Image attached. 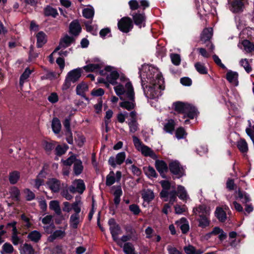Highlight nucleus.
<instances>
[{
  "label": "nucleus",
  "instance_id": "603ef678",
  "mask_svg": "<svg viewBox=\"0 0 254 254\" xmlns=\"http://www.w3.org/2000/svg\"><path fill=\"white\" fill-rule=\"evenodd\" d=\"M175 122L173 120H170L164 126V129L166 132L171 133L174 129Z\"/></svg>",
  "mask_w": 254,
  "mask_h": 254
},
{
  "label": "nucleus",
  "instance_id": "e433bc0d",
  "mask_svg": "<svg viewBox=\"0 0 254 254\" xmlns=\"http://www.w3.org/2000/svg\"><path fill=\"white\" fill-rule=\"evenodd\" d=\"M244 50L247 53H251L254 51V45L249 40H245L242 43Z\"/></svg>",
  "mask_w": 254,
  "mask_h": 254
},
{
  "label": "nucleus",
  "instance_id": "cd10ccee",
  "mask_svg": "<svg viewBox=\"0 0 254 254\" xmlns=\"http://www.w3.org/2000/svg\"><path fill=\"white\" fill-rule=\"evenodd\" d=\"M115 91L117 95L120 96V99L122 100H125V99L123 98V97L122 96L123 95H125L126 96V92L127 90L126 88V85L125 86V88L122 85H119L114 87Z\"/></svg>",
  "mask_w": 254,
  "mask_h": 254
},
{
  "label": "nucleus",
  "instance_id": "bb28decb",
  "mask_svg": "<svg viewBox=\"0 0 254 254\" xmlns=\"http://www.w3.org/2000/svg\"><path fill=\"white\" fill-rule=\"evenodd\" d=\"M212 235H219L218 238L220 241L225 240L227 237V235L224 232L222 229H220L218 227H215L213 228L211 231Z\"/></svg>",
  "mask_w": 254,
  "mask_h": 254
},
{
  "label": "nucleus",
  "instance_id": "79ce46f5",
  "mask_svg": "<svg viewBox=\"0 0 254 254\" xmlns=\"http://www.w3.org/2000/svg\"><path fill=\"white\" fill-rule=\"evenodd\" d=\"M81 202L79 199H76L75 201L71 205V209L75 212L74 214H79L81 211Z\"/></svg>",
  "mask_w": 254,
  "mask_h": 254
},
{
  "label": "nucleus",
  "instance_id": "8fccbe9b",
  "mask_svg": "<svg viewBox=\"0 0 254 254\" xmlns=\"http://www.w3.org/2000/svg\"><path fill=\"white\" fill-rule=\"evenodd\" d=\"M238 197L240 199H242V202L243 203H247L251 200L250 196L245 192H243L240 190L238 191Z\"/></svg>",
  "mask_w": 254,
  "mask_h": 254
},
{
  "label": "nucleus",
  "instance_id": "6ab92c4d",
  "mask_svg": "<svg viewBox=\"0 0 254 254\" xmlns=\"http://www.w3.org/2000/svg\"><path fill=\"white\" fill-rule=\"evenodd\" d=\"M238 74L236 72L230 71L226 74L227 79L232 84L235 86L238 85Z\"/></svg>",
  "mask_w": 254,
  "mask_h": 254
},
{
  "label": "nucleus",
  "instance_id": "b1692460",
  "mask_svg": "<svg viewBox=\"0 0 254 254\" xmlns=\"http://www.w3.org/2000/svg\"><path fill=\"white\" fill-rule=\"evenodd\" d=\"M215 216L221 222H224L227 219L225 211L221 207H217L215 212Z\"/></svg>",
  "mask_w": 254,
  "mask_h": 254
},
{
  "label": "nucleus",
  "instance_id": "ddd939ff",
  "mask_svg": "<svg viewBox=\"0 0 254 254\" xmlns=\"http://www.w3.org/2000/svg\"><path fill=\"white\" fill-rule=\"evenodd\" d=\"M184 111L183 114H185L184 118H186V116L190 119H193L196 114V110L195 108L192 105L187 103L185 105Z\"/></svg>",
  "mask_w": 254,
  "mask_h": 254
},
{
  "label": "nucleus",
  "instance_id": "9d476101",
  "mask_svg": "<svg viewBox=\"0 0 254 254\" xmlns=\"http://www.w3.org/2000/svg\"><path fill=\"white\" fill-rule=\"evenodd\" d=\"M46 185L54 193L59 192L62 188L61 181L56 178L49 179L46 182Z\"/></svg>",
  "mask_w": 254,
  "mask_h": 254
},
{
  "label": "nucleus",
  "instance_id": "6e6d98bb",
  "mask_svg": "<svg viewBox=\"0 0 254 254\" xmlns=\"http://www.w3.org/2000/svg\"><path fill=\"white\" fill-rule=\"evenodd\" d=\"M240 64L248 73H249L252 71V67L248 62V59H242L240 61Z\"/></svg>",
  "mask_w": 254,
  "mask_h": 254
},
{
  "label": "nucleus",
  "instance_id": "bf43d9fd",
  "mask_svg": "<svg viewBox=\"0 0 254 254\" xmlns=\"http://www.w3.org/2000/svg\"><path fill=\"white\" fill-rule=\"evenodd\" d=\"M76 89L77 94L81 95L87 90V86L85 84H80L76 86Z\"/></svg>",
  "mask_w": 254,
  "mask_h": 254
},
{
  "label": "nucleus",
  "instance_id": "5701e85b",
  "mask_svg": "<svg viewBox=\"0 0 254 254\" xmlns=\"http://www.w3.org/2000/svg\"><path fill=\"white\" fill-rule=\"evenodd\" d=\"M177 194L178 197L184 201H186L189 198V195L185 188L182 186H179L177 188Z\"/></svg>",
  "mask_w": 254,
  "mask_h": 254
},
{
  "label": "nucleus",
  "instance_id": "412c9836",
  "mask_svg": "<svg viewBox=\"0 0 254 254\" xmlns=\"http://www.w3.org/2000/svg\"><path fill=\"white\" fill-rule=\"evenodd\" d=\"M20 253V254H35V251L31 245L25 243L21 246Z\"/></svg>",
  "mask_w": 254,
  "mask_h": 254
},
{
  "label": "nucleus",
  "instance_id": "774afa93",
  "mask_svg": "<svg viewBox=\"0 0 254 254\" xmlns=\"http://www.w3.org/2000/svg\"><path fill=\"white\" fill-rule=\"evenodd\" d=\"M48 100L52 103H55L59 101V96L56 93L53 92L49 96Z\"/></svg>",
  "mask_w": 254,
  "mask_h": 254
},
{
  "label": "nucleus",
  "instance_id": "49530a36",
  "mask_svg": "<svg viewBox=\"0 0 254 254\" xmlns=\"http://www.w3.org/2000/svg\"><path fill=\"white\" fill-rule=\"evenodd\" d=\"M13 251L12 246L9 243H5L2 247L1 254H11Z\"/></svg>",
  "mask_w": 254,
  "mask_h": 254
},
{
  "label": "nucleus",
  "instance_id": "20e7f679",
  "mask_svg": "<svg viewBox=\"0 0 254 254\" xmlns=\"http://www.w3.org/2000/svg\"><path fill=\"white\" fill-rule=\"evenodd\" d=\"M80 76L81 71L79 69H73L69 72L63 85L62 89L66 90L68 89L71 86V82H75L79 79Z\"/></svg>",
  "mask_w": 254,
  "mask_h": 254
},
{
  "label": "nucleus",
  "instance_id": "ea45409f",
  "mask_svg": "<svg viewBox=\"0 0 254 254\" xmlns=\"http://www.w3.org/2000/svg\"><path fill=\"white\" fill-rule=\"evenodd\" d=\"M145 174L149 177H156L157 174L155 169L151 166L145 167L143 168Z\"/></svg>",
  "mask_w": 254,
  "mask_h": 254
},
{
  "label": "nucleus",
  "instance_id": "f3484780",
  "mask_svg": "<svg viewBox=\"0 0 254 254\" xmlns=\"http://www.w3.org/2000/svg\"><path fill=\"white\" fill-rule=\"evenodd\" d=\"M81 27L79 22L76 20H73L69 25V32L75 36L78 35L80 32Z\"/></svg>",
  "mask_w": 254,
  "mask_h": 254
},
{
  "label": "nucleus",
  "instance_id": "9b49d317",
  "mask_svg": "<svg viewBox=\"0 0 254 254\" xmlns=\"http://www.w3.org/2000/svg\"><path fill=\"white\" fill-rule=\"evenodd\" d=\"M134 24L141 28L145 26L146 17L144 13H134L132 15Z\"/></svg>",
  "mask_w": 254,
  "mask_h": 254
},
{
  "label": "nucleus",
  "instance_id": "f257e3e1",
  "mask_svg": "<svg viewBox=\"0 0 254 254\" xmlns=\"http://www.w3.org/2000/svg\"><path fill=\"white\" fill-rule=\"evenodd\" d=\"M126 88L127 89L126 92V98L129 101L125 100L120 103V106L128 111H130L133 109L135 106L134 93L130 82H128L126 83Z\"/></svg>",
  "mask_w": 254,
  "mask_h": 254
},
{
  "label": "nucleus",
  "instance_id": "2eb2a0df",
  "mask_svg": "<svg viewBox=\"0 0 254 254\" xmlns=\"http://www.w3.org/2000/svg\"><path fill=\"white\" fill-rule=\"evenodd\" d=\"M155 167L162 178H165V173L168 170L166 163L163 161L156 160L155 161Z\"/></svg>",
  "mask_w": 254,
  "mask_h": 254
},
{
  "label": "nucleus",
  "instance_id": "c9c22d12",
  "mask_svg": "<svg viewBox=\"0 0 254 254\" xmlns=\"http://www.w3.org/2000/svg\"><path fill=\"white\" fill-rule=\"evenodd\" d=\"M142 197L145 201L149 202L154 198V193L151 190H147L143 191L142 193Z\"/></svg>",
  "mask_w": 254,
  "mask_h": 254
},
{
  "label": "nucleus",
  "instance_id": "1a4fd4ad",
  "mask_svg": "<svg viewBox=\"0 0 254 254\" xmlns=\"http://www.w3.org/2000/svg\"><path fill=\"white\" fill-rule=\"evenodd\" d=\"M126 156L125 152H120L117 154L116 157H110L108 162L111 166L115 168L117 165H121L125 161Z\"/></svg>",
  "mask_w": 254,
  "mask_h": 254
},
{
  "label": "nucleus",
  "instance_id": "69168bd1",
  "mask_svg": "<svg viewBox=\"0 0 254 254\" xmlns=\"http://www.w3.org/2000/svg\"><path fill=\"white\" fill-rule=\"evenodd\" d=\"M186 132L183 127H179L176 130V136L178 139H180L184 138Z\"/></svg>",
  "mask_w": 254,
  "mask_h": 254
},
{
  "label": "nucleus",
  "instance_id": "423d86ee",
  "mask_svg": "<svg viewBox=\"0 0 254 254\" xmlns=\"http://www.w3.org/2000/svg\"><path fill=\"white\" fill-rule=\"evenodd\" d=\"M110 226V231L114 241H117L118 235L121 234L122 230L118 224H117L114 219H110L108 221Z\"/></svg>",
  "mask_w": 254,
  "mask_h": 254
},
{
  "label": "nucleus",
  "instance_id": "c03bdc74",
  "mask_svg": "<svg viewBox=\"0 0 254 254\" xmlns=\"http://www.w3.org/2000/svg\"><path fill=\"white\" fill-rule=\"evenodd\" d=\"M123 250L126 254H133L134 253V248L133 245L130 243H126L123 246Z\"/></svg>",
  "mask_w": 254,
  "mask_h": 254
},
{
  "label": "nucleus",
  "instance_id": "680f3d73",
  "mask_svg": "<svg viewBox=\"0 0 254 254\" xmlns=\"http://www.w3.org/2000/svg\"><path fill=\"white\" fill-rule=\"evenodd\" d=\"M24 192L25 194L26 200L30 201L35 198V195L33 192L30 190L28 189H26L24 190Z\"/></svg>",
  "mask_w": 254,
  "mask_h": 254
},
{
  "label": "nucleus",
  "instance_id": "0eeeda50",
  "mask_svg": "<svg viewBox=\"0 0 254 254\" xmlns=\"http://www.w3.org/2000/svg\"><path fill=\"white\" fill-rule=\"evenodd\" d=\"M246 0H232L229 2L230 9L234 13L243 11Z\"/></svg>",
  "mask_w": 254,
  "mask_h": 254
},
{
  "label": "nucleus",
  "instance_id": "4d7b16f0",
  "mask_svg": "<svg viewBox=\"0 0 254 254\" xmlns=\"http://www.w3.org/2000/svg\"><path fill=\"white\" fill-rule=\"evenodd\" d=\"M45 14L47 16L52 15L54 17H56L58 14V12L55 8L50 6H47L45 9Z\"/></svg>",
  "mask_w": 254,
  "mask_h": 254
},
{
  "label": "nucleus",
  "instance_id": "a19ab883",
  "mask_svg": "<svg viewBox=\"0 0 254 254\" xmlns=\"http://www.w3.org/2000/svg\"><path fill=\"white\" fill-rule=\"evenodd\" d=\"M116 180L115 176V173L113 171H111L106 177V184L108 186H110L114 184Z\"/></svg>",
  "mask_w": 254,
  "mask_h": 254
},
{
  "label": "nucleus",
  "instance_id": "a211bd4d",
  "mask_svg": "<svg viewBox=\"0 0 254 254\" xmlns=\"http://www.w3.org/2000/svg\"><path fill=\"white\" fill-rule=\"evenodd\" d=\"M169 168L170 171L174 174L178 175L180 176H181L183 174V169L181 167L180 164L177 161L171 162L169 164Z\"/></svg>",
  "mask_w": 254,
  "mask_h": 254
},
{
  "label": "nucleus",
  "instance_id": "37998d69",
  "mask_svg": "<svg viewBox=\"0 0 254 254\" xmlns=\"http://www.w3.org/2000/svg\"><path fill=\"white\" fill-rule=\"evenodd\" d=\"M20 177L19 173L17 171H14L10 173L9 180L11 184H15L17 183Z\"/></svg>",
  "mask_w": 254,
  "mask_h": 254
},
{
  "label": "nucleus",
  "instance_id": "0e129e2a",
  "mask_svg": "<svg viewBox=\"0 0 254 254\" xmlns=\"http://www.w3.org/2000/svg\"><path fill=\"white\" fill-rule=\"evenodd\" d=\"M128 5L131 10H135L139 7V2L137 0H129L128 1Z\"/></svg>",
  "mask_w": 254,
  "mask_h": 254
},
{
  "label": "nucleus",
  "instance_id": "4c0bfd02",
  "mask_svg": "<svg viewBox=\"0 0 254 254\" xmlns=\"http://www.w3.org/2000/svg\"><path fill=\"white\" fill-rule=\"evenodd\" d=\"M8 225H11L13 227V234L11 237L12 242L14 245H17L20 242V239L16 234V228L15 227V223L13 222L12 223L9 224Z\"/></svg>",
  "mask_w": 254,
  "mask_h": 254
},
{
  "label": "nucleus",
  "instance_id": "aec40b11",
  "mask_svg": "<svg viewBox=\"0 0 254 254\" xmlns=\"http://www.w3.org/2000/svg\"><path fill=\"white\" fill-rule=\"evenodd\" d=\"M103 65L102 63L97 64H91L83 67V69L86 72H93L103 67Z\"/></svg>",
  "mask_w": 254,
  "mask_h": 254
},
{
  "label": "nucleus",
  "instance_id": "58836bf2",
  "mask_svg": "<svg viewBox=\"0 0 254 254\" xmlns=\"http://www.w3.org/2000/svg\"><path fill=\"white\" fill-rule=\"evenodd\" d=\"M122 194V190L121 189V187L120 186H118L115 192H114V203L116 205H118L120 202V196Z\"/></svg>",
  "mask_w": 254,
  "mask_h": 254
},
{
  "label": "nucleus",
  "instance_id": "052dcab7",
  "mask_svg": "<svg viewBox=\"0 0 254 254\" xmlns=\"http://www.w3.org/2000/svg\"><path fill=\"white\" fill-rule=\"evenodd\" d=\"M31 71L30 70L26 68L24 72L22 73L20 79V84L22 85L25 80H26L31 74Z\"/></svg>",
  "mask_w": 254,
  "mask_h": 254
},
{
  "label": "nucleus",
  "instance_id": "f704fd0d",
  "mask_svg": "<svg viewBox=\"0 0 254 254\" xmlns=\"http://www.w3.org/2000/svg\"><path fill=\"white\" fill-rule=\"evenodd\" d=\"M52 127L53 130L55 133H58L60 132L61 129V124L58 118H54L53 119Z\"/></svg>",
  "mask_w": 254,
  "mask_h": 254
},
{
  "label": "nucleus",
  "instance_id": "864d4df0",
  "mask_svg": "<svg viewBox=\"0 0 254 254\" xmlns=\"http://www.w3.org/2000/svg\"><path fill=\"white\" fill-rule=\"evenodd\" d=\"M44 180L38 177L35 179H33L30 181V184L37 189H39V187L42 186Z\"/></svg>",
  "mask_w": 254,
  "mask_h": 254
},
{
  "label": "nucleus",
  "instance_id": "a18cd8bd",
  "mask_svg": "<svg viewBox=\"0 0 254 254\" xmlns=\"http://www.w3.org/2000/svg\"><path fill=\"white\" fill-rule=\"evenodd\" d=\"M129 131L131 133L136 132L138 129V124L137 121H129L127 123Z\"/></svg>",
  "mask_w": 254,
  "mask_h": 254
},
{
  "label": "nucleus",
  "instance_id": "393cba45",
  "mask_svg": "<svg viewBox=\"0 0 254 254\" xmlns=\"http://www.w3.org/2000/svg\"><path fill=\"white\" fill-rule=\"evenodd\" d=\"M65 235V233L64 230H58L55 231L53 234L51 235L48 238L50 242H52L57 238H63Z\"/></svg>",
  "mask_w": 254,
  "mask_h": 254
},
{
  "label": "nucleus",
  "instance_id": "f8f14e48",
  "mask_svg": "<svg viewBox=\"0 0 254 254\" xmlns=\"http://www.w3.org/2000/svg\"><path fill=\"white\" fill-rule=\"evenodd\" d=\"M193 213L199 217L210 215V210L204 204L199 205L193 209Z\"/></svg>",
  "mask_w": 254,
  "mask_h": 254
},
{
  "label": "nucleus",
  "instance_id": "4468645a",
  "mask_svg": "<svg viewBox=\"0 0 254 254\" xmlns=\"http://www.w3.org/2000/svg\"><path fill=\"white\" fill-rule=\"evenodd\" d=\"M74 41V38L72 37L65 35L60 41L58 47L55 50V52H57L62 48H66Z\"/></svg>",
  "mask_w": 254,
  "mask_h": 254
},
{
  "label": "nucleus",
  "instance_id": "dca6fc26",
  "mask_svg": "<svg viewBox=\"0 0 254 254\" xmlns=\"http://www.w3.org/2000/svg\"><path fill=\"white\" fill-rule=\"evenodd\" d=\"M212 35V28H205L201 34L200 41L202 42L203 43H206V42L210 41Z\"/></svg>",
  "mask_w": 254,
  "mask_h": 254
},
{
  "label": "nucleus",
  "instance_id": "de8ad7c7",
  "mask_svg": "<svg viewBox=\"0 0 254 254\" xmlns=\"http://www.w3.org/2000/svg\"><path fill=\"white\" fill-rule=\"evenodd\" d=\"M186 103L176 102L173 103V106L176 111L179 113H183Z\"/></svg>",
  "mask_w": 254,
  "mask_h": 254
},
{
  "label": "nucleus",
  "instance_id": "473e14b6",
  "mask_svg": "<svg viewBox=\"0 0 254 254\" xmlns=\"http://www.w3.org/2000/svg\"><path fill=\"white\" fill-rule=\"evenodd\" d=\"M41 235L37 231L34 230L29 233L28 238L34 242H38L41 239Z\"/></svg>",
  "mask_w": 254,
  "mask_h": 254
},
{
  "label": "nucleus",
  "instance_id": "2f4dec72",
  "mask_svg": "<svg viewBox=\"0 0 254 254\" xmlns=\"http://www.w3.org/2000/svg\"><path fill=\"white\" fill-rule=\"evenodd\" d=\"M83 169V166L81 161L78 159L75 161L73 166V171L75 175H78L82 173Z\"/></svg>",
  "mask_w": 254,
  "mask_h": 254
},
{
  "label": "nucleus",
  "instance_id": "7ed1b4c3",
  "mask_svg": "<svg viewBox=\"0 0 254 254\" xmlns=\"http://www.w3.org/2000/svg\"><path fill=\"white\" fill-rule=\"evenodd\" d=\"M156 78H158V83L155 82L152 86H149L148 88L146 87L147 90H144V93L146 94V96L152 99L160 95V92L159 91V89H164V87H162L160 83V81L163 82L162 77L161 76L157 74Z\"/></svg>",
  "mask_w": 254,
  "mask_h": 254
},
{
  "label": "nucleus",
  "instance_id": "7c9ffc66",
  "mask_svg": "<svg viewBox=\"0 0 254 254\" xmlns=\"http://www.w3.org/2000/svg\"><path fill=\"white\" fill-rule=\"evenodd\" d=\"M184 250L187 254H202L203 252L200 250H196L192 245L185 247Z\"/></svg>",
  "mask_w": 254,
  "mask_h": 254
},
{
  "label": "nucleus",
  "instance_id": "c85d7f7f",
  "mask_svg": "<svg viewBox=\"0 0 254 254\" xmlns=\"http://www.w3.org/2000/svg\"><path fill=\"white\" fill-rule=\"evenodd\" d=\"M37 44L39 48H41L47 41L46 35L43 32H40L37 34Z\"/></svg>",
  "mask_w": 254,
  "mask_h": 254
},
{
  "label": "nucleus",
  "instance_id": "a878e982",
  "mask_svg": "<svg viewBox=\"0 0 254 254\" xmlns=\"http://www.w3.org/2000/svg\"><path fill=\"white\" fill-rule=\"evenodd\" d=\"M134 230H131L130 234L127 235H124L121 237V239L118 238L117 241H115L117 244L121 247H123V243L126 242L132 239V237H134L133 233Z\"/></svg>",
  "mask_w": 254,
  "mask_h": 254
},
{
  "label": "nucleus",
  "instance_id": "09e8293b",
  "mask_svg": "<svg viewBox=\"0 0 254 254\" xmlns=\"http://www.w3.org/2000/svg\"><path fill=\"white\" fill-rule=\"evenodd\" d=\"M238 147L242 152H247L248 150V144L244 139H241L238 142Z\"/></svg>",
  "mask_w": 254,
  "mask_h": 254
},
{
  "label": "nucleus",
  "instance_id": "f03ea898",
  "mask_svg": "<svg viewBox=\"0 0 254 254\" xmlns=\"http://www.w3.org/2000/svg\"><path fill=\"white\" fill-rule=\"evenodd\" d=\"M133 142L135 148L140 151L144 156H149L153 159H156L157 156L154 152L149 147L144 145L136 136H133Z\"/></svg>",
  "mask_w": 254,
  "mask_h": 254
},
{
  "label": "nucleus",
  "instance_id": "72a5a7b5",
  "mask_svg": "<svg viewBox=\"0 0 254 254\" xmlns=\"http://www.w3.org/2000/svg\"><path fill=\"white\" fill-rule=\"evenodd\" d=\"M119 74L116 71H113L107 75V79L109 82L114 85L116 84V80L119 78Z\"/></svg>",
  "mask_w": 254,
  "mask_h": 254
},
{
  "label": "nucleus",
  "instance_id": "5fc2aeb1",
  "mask_svg": "<svg viewBox=\"0 0 254 254\" xmlns=\"http://www.w3.org/2000/svg\"><path fill=\"white\" fill-rule=\"evenodd\" d=\"M195 67L196 70L200 74H206L207 73L206 68L203 64L200 63H196L195 64Z\"/></svg>",
  "mask_w": 254,
  "mask_h": 254
},
{
  "label": "nucleus",
  "instance_id": "338daca9",
  "mask_svg": "<svg viewBox=\"0 0 254 254\" xmlns=\"http://www.w3.org/2000/svg\"><path fill=\"white\" fill-rule=\"evenodd\" d=\"M77 160V159H76V157L74 155H72L68 158L66 160H63L62 161L64 165L70 166L72 163L74 164L75 161Z\"/></svg>",
  "mask_w": 254,
  "mask_h": 254
},
{
  "label": "nucleus",
  "instance_id": "3c124183",
  "mask_svg": "<svg viewBox=\"0 0 254 254\" xmlns=\"http://www.w3.org/2000/svg\"><path fill=\"white\" fill-rule=\"evenodd\" d=\"M82 14L83 16L86 18L91 19L94 16V11L92 8H86L83 10Z\"/></svg>",
  "mask_w": 254,
  "mask_h": 254
},
{
  "label": "nucleus",
  "instance_id": "39448f33",
  "mask_svg": "<svg viewBox=\"0 0 254 254\" xmlns=\"http://www.w3.org/2000/svg\"><path fill=\"white\" fill-rule=\"evenodd\" d=\"M132 19L128 17L122 18L118 23V28L123 32L128 33L133 28Z\"/></svg>",
  "mask_w": 254,
  "mask_h": 254
},
{
  "label": "nucleus",
  "instance_id": "e2e57ef3",
  "mask_svg": "<svg viewBox=\"0 0 254 254\" xmlns=\"http://www.w3.org/2000/svg\"><path fill=\"white\" fill-rule=\"evenodd\" d=\"M177 192L176 190H173L169 192L168 196L169 197V202L173 204L174 202L177 201Z\"/></svg>",
  "mask_w": 254,
  "mask_h": 254
},
{
  "label": "nucleus",
  "instance_id": "c756f323",
  "mask_svg": "<svg viewBox=\"0 0 254 254\" xmlns=\"http://www.w3.org/2000/svg\"><path fill=\"white\" fill-rule=\"evenodd\" d=\"M80 222L79 215L78 214H72L70 217L69 223L70 226L73 228H76Z\"/></svg>",
  "mask_w": 254,
  "mask_h": 254
},
{
  "label": "nucleus",
  "instance_id": "4be33fe9",
  "mask_svg": "<svg viewBox=\"0 0 254 254\" xmlns=\"http://www.w3.org/2000/svg\"><path fill=\"white\" fill-rule=\"evenodd\" d=\"M209 215H205L203 216L199 217L197 219L198 222V226L204 228L209 226L210 220L209 218Z\"/></svg>",
  "mask_w": 254,
  "mask_h": 254
},
{
  "label": "nucleus",
  "instance_id": "6e6552de",
  "mask_svg": "<svg viewBox=\"0 0 254 254\" xmlns=\"http://www.w3.org/2000/svg\"><path fill=\"white\" fill-rule=\"evenodd\" d=\"M85 189V186L83 180L79 179L75 180L71 186L69 187V191L72 193L77 192L82 193Z\"/></svg>",
  "mask_w": 254,
  "mask_h": 254
},
{
  "label": "nucleus",
  "instance_id": "13d9d810",
  "mask_svg": "<svg viewBox=\"0 0 254 254\" xmlns=\"http://www.w3.org/2000/svg\"><path fill=\"white\" fill-rule=\"evenodd\" d=\"M172 62L176 65H178L180 64L181 58L179 55L177 54H172L170 55Z\"/></svg>",
  "mask_w": 254,
  "mask_h": 254
}]
</instances>
